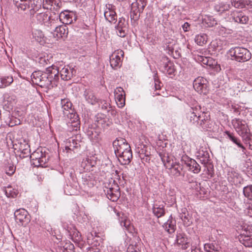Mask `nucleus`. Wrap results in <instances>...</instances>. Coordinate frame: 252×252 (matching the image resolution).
Instances as JSON below:
<instances>
[{
    "label": "nucleus",
    "instance_id": "f257e3e1",
    "mask_svg": "<svg viewBox=\"0 0 252 252\" xmlns=\"http://www.w3.org/2000/svg\"><path fill=\"white\" fill-rule=\"evenodd\" d=\"M48 71L49 73L53 74L54 81L56 84L60 76L63 80H68L76 73V70L74 68L64 65L63 62L56 63L49 66Z\"/></svg>",
    "mask_w": 252,
    "mask_h": 252
},
{
    "label": "nucleus",
    "instance_id": "f03ea898",
    "mask_svg": "<svg viewBox=\"0 0 252 252\" xmlns=\"http://www.w3.org/2000/svg\"><path fill=\"white\" fill-rule=\"evenodd\" d=\"M48 67L46 68V72L38 70L34 71L31 75V79L33 84L41 88L49 90L57 86L54 81L53 74L49 73Z\"/></svg>",
    "mask_w": 252,
    "mask_h": 252
},
{
    "label": "nucleus",
    "instance_id": "7ed1b4c3",
    "mask_svg": "<svg viewBox=\"0 0 252 252\" xmlns=\"http://www.w3.org/2000/svg\"><path fill=\"white\" fill-rule=\"evenodd\" d=\"M65 16L66 18V21L65 23L63 22V23L65 24L58 26H56V25L54 24L55 26L54 27H56L51 33L56 40L60 39L64 40L67 37L68 33V28L66 25L73 24V20L76 21L77 19V17L75 16V15L73 16V18L72 16L70 14H67Z\"/></svg>",
    "mask_w": 252,
    "mask_h": 252
},
{
    "label": "nucleus",
    "instance_id": "20e7f679",
    "mask_svg": "<svg viewBox=\"0 0 252 252\" xmlns=\"http://www.w3.org/2000/svg\"><path fill=\"white\" fill-rule=\"evenodd\" d=\"M232 60L238 62L244 63L252 58V54L246 48L240 47L231 48L228 52Z\"/></svg>",
    "mask_w": 252,
    "mask_h": 252
},
{
    "label": "nucleus",
    "instance_id": "39448f33",
    "mask_svg": "<svg viewBox=\"0 0 252 252\" xmlns=\"http://www.w3.org/2000/svg\"><path fill=\"white\" fill-rule=\"evenodd\" d=\"M31 158L34 160L33 164L36 166L42 167H46L48 161V156L47 157L45 151L42 149L38 148L31 155Z\"/></svg>",
    "mask_w": 252,
    "mask_h": 252
},
{
    "label": "nucleus",
    "instance_id": "423d86ee",
    "mask_svg": "<svg viewBox=\"0 0 252 252\" xmlns=\"http://www.w3.org/2000/svg\"><path fill=\"white\" fill-rule=\"evenodd\" d=\"M147 3V0H136V2L132 3L130 13L131 19L137 20L139 19L141 13L143 12L146 6Z\"/></svg>",
    "mask_w": 252,
    "mask_h": 252
},
{
    "label": "nucleus",
    "instance_id": "0eeeda50",
    "mask_svg": "<svg viewBox=\"0 0 252 252\" xmlns=\"http://www.w3.org/2000/svg\"><path fill=\"white\" fill-rule=\"evenodd\" d=\"M113 146L116 156H120V154H123L131 148L126 140L123 138H117L114 140L113 142Z\"/></svg>",
    "mask_w": 252,
    "mask_h": 252
},
{
    "label": "nucleus",
    "instance_id": "6e6552de",
    "mask_svg": "<svg viewBox=\"0 0 252 252\" xmlns=\"http://www.w3.org/2000/svg\"><path fill=\"white\" fill-rule=\"evenodd\" d=\"M229 19L231 22L241 24H246L249 20L248 16L244 12L236 10L231 12Z\"/></svg>",
    "mask_w": 252,
    "mask_h": 252
},
{
    "label": "nucleus",
    "instance_id": "1a4fd4ad",
    "mask_svg": "<svg viewBox=\"0 0 252 252\" xmlns=\"http://www.w3.org/2000/svg\"><path fill=\"white\" fill-rule=\"evenodd\" d=\"M35 19L37 23L40 25H44L48 27H54L56 20L51 19L47 14L44 12L36 13Z\"/></svg>",
    "mask_w": 252,
    "mask_h": 252
},
{
    "label": "nucleus",
    "instance_id": "9d476101",
    "mask_svg": "<svg viewBox=\"0 0 252 252\" xmlns=\"http://www.w3.org/2000/svg\"><path fill=\"white\" fill-rule=\"evenodd\" d=\"M14 217L16 220L22 225L27 224L30 221L28 211L23 208L16 210L14 212Z\"/></svg>",
    "mask_w": 252,
    "mask_h": 252
},
{
    "label": "nucleus",
    "instance_id": "9b49d317",
    "mask_svg": "<svg viewBox=\"0 0 252 252\" xmlns=\"http://www.w3.org/2000/svg\"><path fill=\"white\" fill-rule=\"evenodd\" d=\"M207 81L202 77L196 78L193 83V87L198 93L206 94L207 93Z\"/></svg>",
    "mask_w": 252,
    "mask_h": 252
},
{
    "label": "nucleus",
    "instance_id": "f8f14e48",
    "mask_svg": "<svg viewBox=\"0 0 252 252\" xmlns=\"http://www.w3.org/2000/svg\"><path fill=\"white\" fill-rule=\"evenodd\" d=\"M104 15L105 19L109 22L115 24L117 20L115 6L111 4H107L104 12Z\"/></svg>",
    "mask_w": 252,
    "mask_h": 252
},
{
    "label": "nucleus",
    "instance_id": "ddd939ff",
    "mask_svg": "<svg viewBox=\"0 0 252 252\" xmlns=\"http://www.w3.org/2000/svg\"><path fill=\"white\" fill-rule=\"evenodd\" d=\"M232 124L240 135L243 136L248 132V126L245 121L235 119L232 120Z\"/></svg>",
    "mask_w": 252,
    "mask_h": 252
},
{
    "label": "nucleus",
    "instance_id": "4468645a",
    "mask_svg": "<svg viewBox=\"0 0 252 252\" xmlns=\"http://www.w3.org/2000/svg\"><path fill=\"white\" fill-rule=\"evenodd\" d=\"M127 26L125 19L123 17L120 18L118 24L115 26L117 35L121 37H125L127 32Z\"/></svg>",
    "mask_w": 252,
    "mask_h": 252
},
{
    "label": "nucleus",
    "instance_id": "2eb2a0df",
    "mask_svg": "<svg viewBox=\"0 0 252 252\" xmlns=\"http://www.w3.org/2000/svg\"><path fill=\"white\" fill-rule=\"evenodd\" d=\"M124 55L122 50L115 51L110 57V63L111 67L114 69H117L121 65V57Z\"/></svg>",
    "mask_w": 252,
    "mask_h": 252
},
{
    "label": "nucleus",
    "instance_id": "dca6fc26",
    "mask_svg": "<svg viewBox=\"0 0 252 252\" xmlns=\"http://www.w3.org/2000/svg\"><path fill=\"white\" fill-rule=\"evenodd\" d=\"M199 112H201V108L199 105L190 107L187 110V117L191 123H197V114H199Z\"/></svg>",
    "mask_w": 252,
    "mask_h": 252
},
{
    "label": "nucleus",
    "instance_id": "f3484780",
    "mask_svg": "<svg viewBox=\"0 0 252 252\" xmlns=\"http://www.w3.org/2000/svg\"><path fill=\"white\" fill-rule=\"evenodd\" d=\"M182 161L194 173H198L200 171L201 167L194 159L186 156L182 158Z\"/></svg>",
    "mask_w": 252,
    "mask_h": 252
},
{
    "label": "nucleus",
    "instance_id": "a211bd4d",
    "mask_svg": "<svg viewBox=\"0 0 252 252\" xmlns=\"http://www.w3.org/2000/svg\"><path fill=\"white\" fill-rule=\"evenodd\" d=\"M115 186L116 188H107L106 190H104L107 197L113 202L116 201L120 196L119 187L116 185Z\"/></svg>",
    "mask_w": 252,
    "mask_h": 252
},
{
    "label": "nucleus",
    "instance_id": "6ab92c4d",
    "mask_svg": "<svg viewBox=\"0 0 252 252\" xmlns=\"http://www.w3.org/2000/svg\"><path fill=\"white\" fill-rule=\"evenodd\" d=\"M118 160L122 165L128 164L132 158V154L131 148L126 151L124 153L120 154V156H117Z\"/></svg>",
    "mask_w": 252,
    "mask_h": 252
},
{
    "label": "nucleus",
    "instance_id": "aec40b11",
    "mask_svg": "<svg viewBox=\"0 0 252 252\" xmlns=\"http://www.w3.org/2000/svg\"><path fill=\"white\" fill-rule=\"evenodd\" d=\"M176 243L178 246H181L183 250H186L189 247V241L184 233H178L176 236Z\"/></svg>",
    "mask_w": 252,
    "mask_h": 252
},
{
    "label": "nucleus",
    "instance_id": "412c9836",
    "mask_svg": "<svg viewBox=\"0 0 252 252\" xmlns=\"http://www.w3.org/2000/svg\"><path fill=\"white\" fill-rule=\"evenodd\" d=\"M170 166V167H168L167 169L169 170L171 175L176 177L181 175L183 165L179 162L175 161Z\"/></svg>",
    "mask_w": 252,
    "mask_h": 252
},
{
    "label": "nucleus",
    "instance_id": "4be33fe9",
    "mask_svg": "<svg viewBox=\"0 0 252 252\" xmlns=\"http://www.w3.org/2000/svg\"><path fill=\"white\" fill-rule=\"evenodd\" d=\"M231 3L236 8H243L246 6L252 7V1L250 0H231Z\"/></svg>",
    "mask_w": 252,
    "mask_h": 252
},
{
    "label": "nucleus",
    "instance_id": "5701e85b",
    "mask_svg": "<svg viewBox=\"0 0 252 252\" xmlns=\"http://www.w3.org/2000/svg\"><path fill=\"white\" fill-rule=\"evenodd\" d=\"M197 157L200 162L202 164H204V166H206L208 164H209L210 161V156L207 151L200 150L198 153Z\"/></svg>",
    "mask_w": 252,
    "mask_h": 252
},
{
    "label": "nucleus",
    "instance_id": "b1692460",
    "mask_svg": "<svg viewBox=\"0 0 252 252\" xmlns=\"http://www.w3.org/2000/svg\"><path fill=\"white\" fill-rule=\"evenodd\" d=\"M159 156L165 167L167 169L170 167L171 164H173L174 161L172 157L169 156L167 153H159Z\"/></svg>",
    "mask_w": 252,
    "mask_h": 252
},
{
    "label": "nucleus",
    "instance_id": "393cba45",
    "mask_svg": "<svg viewBox=\"0 0 252 252\" xmlns=\"http://www.w3.org/2000/svg\"><path fill=\"white\" fill-rule=\"evenodd\" d=\"M239 240L245 247H252V235L243 233L240 235Z\"/></svg>",
    "mask_w": 252,
    "mask_h": 252
},
{
    "label": "nucleus",
    "instance_id": "a878e982",
    "mask_svg": "<svg viewBox=\"0 0 252 252\" xmlns=\"http://www.w3.org/2000/svg\"><path fill=\"white\" fill-rule=\"evenodd\" d=\"M70 119V123L72 124V126L74 127H77L79 125V115L77 112H73L70 111L65 115Z\"/></svg>",
    "mask_w": 252,
    "mask_h": 252
},
{
    "label": "nucleus",
    "instance_id": "bb28decb",
    "mask_svg": "<svg viewBox=\"0 0 252 252\" xmlns=\"http://www.w3.org/2000/svg\"><path fill=\"white\" fill-rule=\"evenodd\" d=\"M19 150L24 155L27 156L30 153V145L27 141L23 139L19 143Z\"/></svg>",
    "mask_w": 252,
    "mask_h": 252
},
{
    "label": "nucleus",
    "instance_id": "cd10ccee",
    "mask_svg": "<svg viewBox=\"0 0 252 252\" xmlns=\"http://www.w3.org/2000/svg\"><path fill=\"white\" fill-rule=\"evenodd\" d=\"M3 190L5 194L8 198H15L19 194L18 190L10 185L5 187Z\"/></svg>",
    "mask_w": 252,
    "mask_h": 252
},
{
    "label": "nucleus",
    "instance_id": "c85d7f7f",
    "mask_svg": "<svg viewBox=\"0 0 252 252\" xmlns=\"http://www.w3.org/2000/svg\"><path fill=\"white\" fill-rule=\"evenodd\" d=\"M61 105L64 115H67V113L70 111H73L71 109V103L68 99H62L61 101Z\"/></svg>",
    "mask_w": 252,
    "mask_h": 252
},
{
    "label": "nucleus",
    "instance_id": "c756f323",
    "mask_svg": "<svg viewBox=\"0 0 252 252\" xmlns=\"http://www.w3.org/2000/svg\"><path fill=\"white\" fill-rule=\"evenodd\" d=\"M13 82V76L11 75L4 76L0 77V88H5L9 86Z\"/></svg>",
    "mask_w": 252,
    "mask_h": 252
},
{
    "label": "nucleus",
    "instance_id": "7c9ffc66",
    "mask_svg": "<svg viewBox=\"0 0 252 252\" xmlns=\"http://www.w3.org/2000/svg\"><path fill=\"white\" fill-rule=\"evenodd\" d=\"M32 37L35 40L39 43L44 42L45 41L44 34L43 32L40 30L34 29L32 32Z\"/></svg>",
    "mask_w": 252,
    "mask_h": 252
},
{
    "label": "nucleus",
    "instance_id": "2f4dec72",
    "mask_svg": "<svg viewBox=\"0 0 252 252\" xmlns=\"http://www.w3.org/2000/svg\"><path fill=\"white\" fill-rule=\"evenodd\" d=\"M231 8V4L227 3H220L215 6V9L216 11L220 13L229 10Z\"/></svg>",
    "mask_w": 252,
    "mask_h": 252
},
{
    "label": "nucleus",
    "instance_id": "473e14b6",
    "mask_svg": "<svg viewBox=\"0 0 252 252\" xmlns=\"http://www.w3.org/2000/svg\"><path fill=\"white\" fill-rule=\"evenodd\" d=\"M197 124L200 126V124L203 123L210 117V113L208 112H204L201 110V112H199L197 114Z\"/></svg>",
    "mask_w": 252,
    "mask_h": 252
},
{
    "label": "nucleus",
    "instance_id": "72a5a7b5",
    "mask_svg": "<svg viewBox=\"0 0 252 252\" xmlns=\"http://www.w3.org/2000/svg\"><path fill=\"white\" fill-rule=\"evenodd\" d=\"M17 3H18L17 6L21 8L22 10H25L28 8H30V5L32 4L31 0H14Z\"/></svg>",
    "mask_w": 252,
    "mask_h": 252
},
{
    "label": "nucleus",
    "instance_id": "f704fd0d",
    "mask_svg": "<svg viewBox=\"0 0 252 252\" xmlns=\"http://www.w3.org/2000/svg\"><path fill=\"white\" fill-rule=\"evenodd\" d=\"M200 126L204 129L210 131L214 130V127L215 126V123L210 120V117L208 120H206L203 123L200 124Z\"/></svg>",
    "mask_w": 252,
    "mask_h": 252
},
{
    "label": "nucleus",
    "instance_id": "c9c22d12",
    "mask_svg": "<svg viewBox=\"0 0 252 252\" xmlns=\"http://www.w3.org/2000/svg\"><path fill=\"white\" fill-rule=\"evenodd\" d=\"M207 39L208 38L206 34H199L196 36L195 41L198 45L203 46L207 43Z\"/></svg>",
    "mask_w": 252,
    "mask_h": 252
},
{
    "label": "nucleus",
    "instance_id": "e433bc0d",
    "mask_svg": "<svg viewBox=\"0 0 252 252\" xmlns=\"http://www.w3.org/2000/svg\"><path fill=\"white\" fill-rule=\"evenodd\" d=\"M153 210L154 214L158 218H159L163 216L165 214V210L163 206H158L157 205H155Z\"/></svg>",
    "mask_w": 252,
    "mask_h": 252
},
{
    "label": "nucleus",
    "instance_id": "4c0bfd02",
    "mask_svg": "<svg viewBox=\"0 0 252 252\" xmlns=\"http://www.w3.org/2000/svg\"><path fill=\"white\" fill-rule=\"evenodd\" d=\"M165 230H166L169 233L171 234L173 233L176 228V226L172 220H168L163 225Z\"/></svg>",
    "mask_w": 252,
    "mask_h": 252
},
{
    "label": "nucleus",
    "instance_id": "58836bf2",
    "mask_svg": "<svg viewBox=\"0 0 252 252\" xmlns=\"http://www.w3.org/2000/svg\"><path fill=\"white\" fill-rule=\"evenodd\" d=\"M116 101L119 108L123 107L125 105V94L121 93L119 94H115Z\"/></svg>",
    "mask_w": 252,
    "mask_h": 252
},
{
    "label": "nucleus",
    "instance_id": "ea45409f",
    "mask_svg": "<svg viewBox=\"0 0 252 252\" xmlns=\"http://www.w3.org/2000/svg\"><path fill=\"white\" fill-rule=\"evenodd\" d=\"M204 249L207 252H220V247L213 244H206Z\"/></svg>",
    "mask_w": 252,
    "mask_h": 252
},
{
    "label": "nucleus",
    "instance_id": "a19ab883",
    "mask_svg": "<svg viewBox=\"0 0 252 252\" xmlns=\"http://www.w3.org/2000/svg\"><path fill=\"white\" fill-rule=\"evenodd\" d=\"M224 133L227 135L229 139L236 145H237L238 147L243 149H245L244 146L240 143V140L235 137L233 133H231L229 131H225Z\"/></svg>",
    "mask_w": 252,
    "mask_h": 252
},
{
    "label": "nucleus",
    "instance_id": "79ce46f5",
    "mask_svg": "<svg viewBox=\"0 0 252 252\" xmlns=\"http://www.w3.org/2000/svg\"><path fill=\"white\" fill-rule=\"evenodd\" d=\"M59 0H43V7L46 9L51 8L49 6L58 5Z\"/></svg>",
    "mask_w": 252,
    "mask_h": 252
},
{
    "label": "nucleus",
    "instance_id": "37998d69",
    "mask_svg": "<svg viewBox=\"0 0 252 252\" xmlns=\"http://www.w3.org/2000/svg\"><path fill=\"white\" fill-rule=\"evenodd\" d=\"M167 102V99L164 96H158L156 98L155 103L158 106L163 107Z\"/></svg>",
    "mask_w": 252,
    "mask_h": 252
},
{
    "label": "nucleus",
    "instance_id": "c03bdc74",
    "mask_svg": "<svg viewBox=\"0 0 252 252\" xmlns=\"http://www.w3.org/2000/svg\"><path fill=\"white\" fill-rule=\"evenodd\" d=\"M243 193L249 199H252V185L247 186L243 189Z\"/></svg>",
    "mask_w": 252,
    "mask_h": 252
},
{
    "label": "nucleus",
    "instance_id": "a18cd8bd",
    "mask_svg": "<svg viewBox=\"0 0 252 252\" xmlns=\"http://www.w3.org/2000/svg\"><path fill=\"white\" fill-rule=\"evenodd\" d=\"M84 95L86 100L89 103L93 104L95 101L96 98L91 92L86 91Z\"/></svg>",
    "mask_w": 252,
    "mask_h": 252
},
{
    "label": "nucleus",
    "instance_id": "49530a36",
    "mask_svg": "<svg viewBox=\"0 0 252 252\" xmlns=\"http://www.w3.org/2000/svg\"><path fill=\"white\" fill-rule=\"evenodd\" d=\"M5 173L9 176L13 175L16 170V167L13 163H8L5 167Z\"/></svg>",
    "mask_w": 252,
    "mask_h": 252
},
{
    "label": "nucleus",
    "instance_id": "de8ad7c7",
    "mask_svg": "<svg viewBox=\"0 0 252 252\" xmlns=\"http://www.w3.org/2000/svg\"><path fill=\"white\" fill-rule=\"evenodd\" d=\"M139 152L140 153V157L143 161L149 162L151 158L149 154L147 153V150L142 149L141 150V152L140 151Z\"/></svg>",
    "mask_w": 252,
    "mask_h": 252
},
{
    "label": "nucleus",
    "instance_id": "09e8293b",
    "mask_svg": "<svg viewBox=\"0 0 252 252\" xmlns=\"http://www.w3.org/2000/svg\"><path fill=\"white\" fill-rule=\"evenodd\" d=\"M117 214L120 217L119 220L121 223V225L127 227L129 225V222L126 220V217L125 216L124 214H122V216L120 217L121 214L120 213H118Z\"/></svg>",
    "mask_w": 252,
    "mask_h": 252
},
{
    "label": "nucleus",
    "instance_id": "8fccbe9b",
    "mask_svg": "<svg viewBox=\"0 0 252 252\" xmlns=\"http://www.w3.org/2000/svg\"><path fill=\"white\" fill-rule=\"evenodd\" d=\"M242 230L246 235L250 234L252 233V226L246 223H243L241 225Z\"/></svg>",
    "mask_w": 252,
    "mask_h": 252
},
{
    "label": "nucleus",
    "instance_id": "3c124183",
    "mask_svg": "<svg viewBox=\"0 0 252 252\" xmlns=\"http://www.w3.org/2000/svg\"><path fill=\"white\" fill-rule=\"evenodd\" d=\"M64 192L66 194L68 195H77V190L68 186H67V187L65 188Z\"/></svg>",
    "mask_w": 252,
    "mask_h": 252
},
{
    "label": "nucleus",
    "instance_id": "603ef678",
    "mask_svg": "<svg viewBox=\"0 0 252 252\" xmlns=\"http://www.w3.org/2000/svg\"><path fill=\"white\" fill-rule=\"evenodd\" d=\"M181 218L184 222V224L187 226H189L191 221H190V218L189 216V215H186L185 213L181 215Z\"/></svg>",
    "mask_w": 252,
    "mask_h": 252
},
{
    "label": "nucleus",
    "instance_id": "864d4df0",
    "mask_svg": "<svg viewBox=\"0 0 252 252\" xmlns=\"http://www.w3.org/2000/svg\"><path fill=\"white\" fill-rule=\"evenodd\" d=\"M74 248L73 244L70 243H66L63 248H61V251L63 252H71V250Z\"/></svg>",
    "mask_w": 252,
    "mask_h": 252
},
{
    "label": "nucleus",
    "instance_id": "5fc2aeb1",
    "mask_svg": "<svg viewBox=\"0 0 252 252\" xmlns=\"http://www.w3.org/2000/svg\"><path fill=\"white\" fill-rule=\"evenodd\" d=\"M164 72L169 75H172L174 72V69L171 64H165L164 65Z\"/></svg>",
    "mask_w": 252,
    "mask_h": 252
},
{
    "label": "nucleus",
    "instance_id": "6e6d98bb",
    "mask_svg": "<svg viewBox=\"0 0 252 252\" xmlns=\"http://www.w3.org/2000/svg\"><path fill=\"white\" fill-rule=\"evenodd\" d=\"M154 80H155V91H158L160 90V81L158 77V74L156 73L154 75Z\"/></svg>",
    "mask_w": 252,
    "mask_h": 252
},
{
    "label": "nucleus",
    "instance_id": "4d7b16f0",
    "mask_svg": "<svg viewBox=\"0 0 252 252\" xmlns=\"http://www.w3.org/2000/svg\"><path fill=\"white\" fill-rule=\"evenodd\" d=\"M97 120H96V124L97 126L98 127H102L104 128L105 127V125L108 126V124H106V121L105 119L100 118L98 119V118H97Z\"/></svg>",
    "mask_w": 252,
    "mask_h": 252
},
{
    "label": "nucleus",
    "instance_id": "13d9d810",
    "mask_svg": "<svg viewBox=\"0 0 252 252\" xmlns=\"http://www.w3.org/2000/svg\"><path fill=\"white\" fill-rule=\"evenodd\" d=\"M49 60L46 59L45 57H40L38 59V63L41 66H45L48 64Z\"/></svg>",
    "mask_w": 252,
    "mask_h": 252
},
{
    "label": "nucleus",
    "instance_id": "bf43d9fd",
    "mask_svg": "<svg viewBox=\"0 0 252 252\" xmlns=\"http://www.w3.org/2000/svg\"><path fill=\"white\" fill-rule=\"evenodd\" d=\"M207 174L211 177H212L214 175V170L213 165L209 164V166L207 167Z\"/></svg>",
    "mask_w": 252,
    "mask_h": 252
},
{
    "label": "nucleus",
    "instance_id": "052dcab7",
    "mask_svg": "<svg viewBox=\"0 0 252 252\" xmlns=\"http://www.w3.org/2000/svg\"><path fill=\"white\" fill-rule=\"evenodd\" d=\"M121 93H123V94H125V92L123 90V89L122 87H118L115 91V94H119Z\"/></svg>",
    "mask_w": 252,
    "mask_h": 252
},
{
    "label": "nucleus",
    "instance_id": "680f3d73",
    "mask_svg": "<svg viewBox=\"0 0 252 252\" xmlns=\"http://www.w3.org/2000/svg\"><path fill=\"white\" fill-rule=\"evenodd\" d=\"M247 214L251 217H252V204L249 205V206L247 208Z\"/></svg>",
    "mask_w": 252,
    "mask_h": 252
},
{
    "label": "nucleus",
    "instance_id": "e2e57ef3",
    "mask_svg": "<svg viewBox=\"0 0 252 252\" xmlns=\"http://www.w3.org/2000/svg\"><path fill=\"white\" fill-rule=\"evenodd\" d=\"M245 167L247 168H249L252 166V161L251 158H248L245 163Z\"/></svg>",
    "mask_w": 252,
    "mask_h": 252
},
{
    "label": "nucleus",
    "instance_id": "0e129e2a",
    "mask_svg": "<svg viewBox=\"0 0 252 252\" xmlns=\"http://www.w3.org/2000/svg\"><path fill=\"white\" fill-rule=\"evenodd\" d=\"M86 133L89 136L92 137L94 135V130L92 127L90 128V127H88V129L86 130Z\"/></svg>",
    "mask_w": 252,
    "mask_h": 252
},
{
    "label": "nucleus",
    "instance_id": "69168bd1",
    "mask_svg": "<svg viewBox=\"0 0 252 252\" xmlns=\"http://www.w3.org/2000/svg\"><path fill=\"white\" fill-rule=\"evenodd\" d=\"M189 27V25L188 23L186 22L182 26V28L185 32L188 31V29Z\"/></svg>",
    "mask_w": 252,
    "mask_h": 252
},
{
    "label": "nucleus",
    "instance_id": "338daca9",
    "mask_svg": "<svg viewBox=\"0 0 252 252\" xmlns=\"http://www.w3.org/2000/svg\"><path fill=\"white\" fill-rule=\"evenodd\" d=\"M72 145H71V144H70V147L69 149H71V148L72 147L73 148H77V143L76 142V141L74 140V139H72ZM70 143H71V142H70Z\"/></svg>",
    "mask_w": 252,
    "mask_h": 252
},
{
    "label": "nucleus",
    "instance_id": "774afa93",
    "mask_svg": "<svg viewBox=\"0 0 252 252\" xmlns=\"http://www.w3.org/2000/svg\"><path fill=\"white\" fill-rule=\"evenodd\" d=\"M200 58V59H202L200 61L201 62H202L203 64H208V59L207 58H206V57L203 58V57H201Z\"/></svg>",
    "mask_w": 252,
    "mask_h": 252
}]
</instances>
